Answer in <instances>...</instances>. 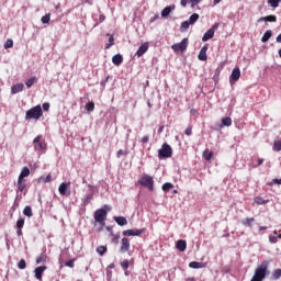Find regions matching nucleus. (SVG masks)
<instances>
[{
  "label": "nucleus",
  "instance_id": "f257e3e1",
  "mask_svg": "<svg viewBox=\"0 0 281 281\" xmlns=\"http://www.w3.org/2000/svg\"><path fill=\"white\" fill-rule=\"evenodd\" d=\"M267 273H269V262L263 261L255 269V274L250 281H262L267 278Z\"/></svg>",
  "mask_w": 281,
  "mask_h": 281
},
{
  "label": "nucleus",
  "instance_id": "f03ea898",
  "mask_svg": "<svg viewBox=\"0 0 281 281\" xmlns=\"http://www.w3.org/2000/svg\"><path fill=\"white\" fill-rule=\"evenodd\" d=\"M43 117V108L41 104L35 105L26 111L25 113V120H41Z\"/></svg>",
  "mask_w": 281,
  "mask_h": 281
},
{
  "label": "nucleus",
  "instance_id": "7ed1b4c3",
  "mask_svg": "<svg viewBox=\"0 0 281 281\" xmlns=\"http://www.w3.org/2000/svg\"><path fill=\"white\" fill-rule=\"evenodd\" d=\"M106 210L99 209L94 212V223H98L101 229H104L106 226Z\"/></svg>",
  "mask_w": 281,
  "mask_h": 281
},
{
  "label": "nucleus",
  "instance_id": "20e7f679",
  "mask_svg": "<svg viewBox=\"0 0 281 281\" xmlns=\"http://www.w3.org/2000/svg\"><path fill=\"white\" fill-rule=\"evenodd\" d=\"M139 186H143V188H147V190H155V180L153 179L151 176L149 175H144L139 180H138Z\"/></svg>",
  "mask_w": 281,
  "mask_h": 281
},
{
  "label": "nucleus",
  "instance_id": "39448f33",
  "mask_svg": "<svg viewBox=\"0 0 281 281\" xmlns=\"http://www.w3.org/2000/svg\"><path fill=\"white\" fill-rule=\"evenodd\" d=\"M172 157V147L168 143L162 144V147L158 150L159 159H170Z\"/></svg>",
  "mask_w": 281,
  "mask_h": 281
},
{
  "label": "nucleus",
  "instance_id": "423d86ee",
  "mask_svg": "<svg viewBox=\"0 0 281 281\" xmlns=\"http://www.w3.org/2000/svg\"><path fill=\"white\" fill-rule=\"evenodd\" d=\"M34 149L36 151H46L47 150V143L43 140V136L38 135L33 140Z\"/></svg>",
  "mask_w": 281,
  "mask_h": 281
},
{
  "label": "nucleus",
  "instance_id": "0eeeda50",
  "mask_svg": "<svg viewBox=\"0 0 281 281\" xmlns=\"http://www.w3.org/2000/svg\"><path fill=\"white\" fill-rule=\"evenodd\" d=\"M188 37H186L180 43L173 44L171 49H173V52H186V49H188Z\"/></svg>",
  "mask_w": 281,
  "mask_h": 281
},
{
  "label": "nucleus",
  "instance_id": "6e6552de",
  "mask_svg": "<svg viewBox=\"0 0 281 281\" xmlns=\"http://www.w3.org/2000/svg\"><path fill=\"white\" fill-rule=\"evenodd\" d=\"M128 251H131V240H128L127 237H123L121 239L120 252L121 254H128Z\"/></svg>",
  "mask_w": 281,
  "mask_h": 281
},
{
  "label": "nucleus",
  "instance_id": "1a4fd4ad",
  "mask_svg": "<svg viewBox=\"0 0 281 281\" xmlns=\"http://www.w3.org/2000/svg\"><path fill=\"white\" fill-rule=\"evenodd\" d=\"M146 232V228L142 229H126L122 232L123 236H142Z\"/></svg>",
  "mask_w": 281,
  "mask_h": 281
},
{
  "label": "nucleus",
  "instance_id": "9d476101",
  "mask_svg": "<svg viewBox=\"0 0 281 281\" xmlns=\"http://www.w3.org/2000/svg\"><path fill=\"white\" fill-rule=\"evenodd\" d=\"M47 271V266H40L35 268L34 273L36 280H43V272Z\"/></svg>",
  "mask_w": 281,
  "mask_h": 281
},
{
  "label": "nucleus",
  "instance_id": "9b49d317",
  "mask_svg": "<svg viewBox=\"0 0 281 281\" xmlns=\"http://www.w3.org/2000/svg\"><path fill=\"white\" fill-rule=\"evenodd\" d=\"M69 188H71V182H63L61 184H59V188H58L59 194H61V196H66L67 190Z\"/></svg>",
  "mask_w": 281,
  "mask_h": 281
},
{
  "label": "nucleus",
  "instance_id": "f8f14e48",
  "mask_svg": "<svg viewBox=\"0 0 281 281\" xmlns=\"http://www.w3.org/2000/svg\"><path fill=\"white\" fill-rule=\"evenodd\" d=\"M25 89V86L23 83H15L11 87V94L16 95V93H21Z\"/></svg>",
  "mask_w": 281,
  "mask_h": 281
},
{
  "label": "nucleus",
  "instance_id": "ddd939ff",
  "mask_svg": "<svg viewBox=\"0 0 281 281\" xmlns=\"http://www.w3.org/2000/svg\"><path fill=\"white\" fill-rule=\"evenodd\" d=\"M146 52H148V43H144L139 46V48L136 52V56L138 58H142V56L146 54Z\"/></svg>",
  "mask_w": 281,
  "mask_h": 281
},
{
  "label": "nucleus",
  "instance_id": "4468645a",
  "mask_svg": "<svg viewBox=\"0 0 281 281\" xmlns=\"http://www.w3.org/2000/svg\"><path fill=\"white\" fill-rule=\"evenodd\" d=\"M238 82L240 80V68H234L231 74V81Z\"/></svg>",
  "mask_w": 281,
  "mask_h": 281
},
{
  "label": "nucleus",
  "instance_id": "2eb2a0df",
  "mask_svg": "<svg viewBox=\"0 0 281 281\" xmlns=\"http://www.w3.org/2000/svg\"><path fill=\"white\" fill-rule=\"evenodd\" d=\"M176 248L178 251H186V249H188V243L184 239H179L176 243Z\"/></svg>",
  "mask_w": 281,
  "mask_h": 281
},
{
  "label": "nucleus",
  "instance_id": "dca6fc26",
  "mask_svg": "<svg viewBox=\"0 0 281 281\" xmlns=\"http://www.w3.org/2000/svg\"><path fill=\"white\" fill-rule=\"evenodd\" d=\"M199 60H207V45L203 46L198 55Z\"/></svg>",
  "mask_w": 281,
  "mask_h": 281
},
{
  "label": "nucleus",
  "instance_id": "f3484780",
  "mask_svg": "<svg viewBox=\"0 0 281 281\" xmlns=\"http://www.w3.org/2000/svg\"><path fill=\"white\" fill-rule=\"evenodd\" d=\"M112 63L113 65H116V67H120V65H122V63H124V57H122V55L116 54L112 57Z\"/></svg>",
  "mask_w": 281,
  "mask_h": 281
},
{
  "label": "nucleus",
  "instance_id": "a211bd4d",
  "mask_svg": "<svg viewBox=\"0 0 281 281\" xmlns=\"http://www.w3.org/2000/svg\"><path fill=\"white\" fill-rule=\"evenodd\" d=\"M173 10H175V4L166 7L165 9H162V11H161L162 19H166V16H170V12H172Z\"/></svg>",
  "mask_w": 281,
  "mask_h": 281
},
{
  "label": "nucleus",
  "instance_id": "6ab92c4d",
  "mask_svg": "<svg viewBox=\"0 0 281 281\" xmlns=\"http://www.w3.org/2000/svg\"><path fill=\"white\" fill-rule=\"evenodd\" d=\"M203 159L206 161H212L214 159V151H210V149H205L202 154Z\"/></svg>",
  "mask_w": 281,
  "mask_h": 281
},
{
  "label": "nucleus",
  "instance_id": "aec40b11",
  "mask_svg": "<svg viewBox=\"0 0 281 281\" xmlns=\"http://www.w3.org/2000/svg\"><path fill=\"white\" fill-rule=\"evenodd\" d=\"M115 223H117L121 227H124V225H128V221L124 216H116L114 217Z\"/></svg>",
  "mask_w": 281,
  "mask_h": 281
},
{
  "label": "nucleus",
  "instance_id": "412c9836",
  "mask_svg": "<svg viewBox=\"0 0 281 281\" xmlns=\"http://www.w3.org/2000/svg\"><path fill=\"white\" fill-rule=\"evenodd\" d=\"M210 38H214V30H207L205 33H204V35H203V37H202V41H203V43H206V41H210Z\"/></svg>",
  "mask_w": 281,
  "mask_h": 281
},
{
  "label": "nucleus",
  "instance_id": "4be33fe9",
  "mask_svg": "<svg viewBox=\"0 0 281 281\" xmlns=\"http://www.w3.org/2000/svg\"><path fill=\"white\" fill-rule=\"evenodd\" d=\"M26 187H27V184L25 183V179L24 178H18V190L20 192H23Z\"/></svg>",
  "mask_w": 281,
  "mask_h": 281
},
{
  "label": "nucleus",
  "instance_id": "5701e85b",
  "mask_svg": "<svg viewBox=\"0 0 281 281\" xmlns=\"http://www.w3.org/2000/svg\"><path fill=\"white\" fill-rule=\"evenodd\" d=\"M189 267H190L191 269H204L205 263H204V262H199V261H191V262L189 263Z\"/></svg>",
  "mask_w": 281,
  "mask_h": 281
},
{
  "label": "nucleus",
  "instance_id": "b1692460",
  "mask_svg": "<svg viewBox=\"0 0 281 281\" xmlns=\"http://www.w3.org/2000/svg\"><path fill=\"white\" fill-rule=\"evenodd\" d=\"M259 21L276 23V21H278V18L276 15H267V16L260 18Z\"/></svg>",
  "mask_w": 281,
  "mask_h": 281
},
{
  "label": "nucleus",
  "instance_id": "393cba45",
  "mask_svg": "<svg viewBox=\"0 0 281 281\" xmlns=\"http://www.w3.org/2000/svg\"><path fill=\"white\" fill-rule=\"evenodd\" d=\"M273 36V32L271 30H268L265 32L263 36L261 37V43H267L269 38Z\"/></svg>",
  "mask_w": 281,
  "mask_h": 281
},
{
  "label": "nucleus",
  "instance_id": "a878e982",
  "mask_svg": "<svg viewBox=\"0 0 281 281\" xmlns=\"http://www.w3.org/2000/svg\"><path fill=\"white\" fill-rule=\"evenodd\" d=\"M251 223H256V218L247 217L241 221V225H244L245 227H251Z\"/></svg>",
  "mask_w": 281,
  "mask_h": 281
},
{
  "label": "nucleus",
  "instance_id": "bb28decb",
  "mask_svg": "<svg viewBox=\"0 0 281 281\" xmlns=\"http://www.w3.org/2000/svg\"><path fill=\"white\" fill-rule=\"evenodd\" d=\"M25 177H30V168L27 167H23L19 176L20 179H25Z\"/></svg>",
  "mask_w": 281,
  "mask_h": 281
},
{
  "label": "nucleus",
  "instance_id": "cd10ccee",
  "mask_svg": "<svg viewBox=\"0 0 281 281\" xmlns=\"http://www.w3.org/2000/svg\"><path fill=\"white\" fill-rule=\"evenodd\" d=\"M23 214L24 216L32 218V216H34V213L32 212V206H25L23 210Z\"/></svg>",
  "mask_w": 281,
  "mask_h": 281
},
{
  "label": "nucleus",
  "instance_id": "c85d7f7f",
  "mask_svg": "<svg viewBox=\"0 0 281 281\" xmlns=\"http://www.w3.org/2000/svg\"><path fill=\"white\" fill-rule=\"evenodd\" d=\"M36 81H37L36 77H31L30 79H27L25 82L27 89H31V87H34Z\"/></svg>",
  "mask_w": 281,
  "mask_h": 281
},
{
  "label": "nucleus",
  "instance_id": "c756f323",
  "mask_svg": "<svg viewBox=\"0 0 281 281\" xmlns=\"http://www.w3.org/2000/svg\"><path fill=\"white\" fill-rule=\"evenodd\" d=\"M268 202L269 200H265L261 196L255 198V203H257V205H267Z\"/></svg>",
  "mask_w": 281,
  "mask_h": 281
},
{
  "label": "nucleus",
  "instance_id": "7c9ffc66",
  "mask_svg": "<svg viewBox=\"0 0 281 281\" xmlns=\"http://www.w3.org/2000/svg\"><path fill=\"white\" fill-rule=\"evenodd\" d=\"M113 45H115V37H113V35H110L109 43L105 45V49H111Z\"/></svg>",
  "mask_w": 281,
  "mask_h": 281
},
{
  "label": "nucleus",
  "instance_id": "2f4dec72",
  "mask_svg": "<svg viewBox=\"0 0 281 281\" xmlns=\"http://www.w3.org/2000/svg\"><path fill=\"white\" fill-rule=\"evenodd\" d=\"M106 251H108L106 246L97 247V254H99V256H104V254H106Z\"/></svg>",
  "mask_w": 281,
  "mask_h": 281
},
{
  "label": "nucleus",
  "instance_id": "473e14b6",
  "mask_svg": "<svg viewBox=\"0 0 281 281\" xmlns=\"http://www.w3.org/2000/svg\"><path fill=\"white\" fill-rule=\"evenodd\" d=\"M199 18H200L199 13H193V14L189 18L190 24H191V25H194V23H195L196 21H199Z\"/></svg>",
  "mask_w": 281,
  "mask_h": 281
},
{
  "label": "nucleus",
  "instance_id": "72a5a7b5",
  "mask_svg": "<svg viewBox=\"0 0 281 281\" xmlns=\"http://www.w3.org/2000/svg\"><path fill=\"white\" fill-rule=\"evenodd\" d=\"M172 188H175V184L170 183V182H166L162 184V191L164 192H169V190H172Z\"/></svg>",
  "mask_w": 281,
  "mask_h": 281
},
{
  "label": "nucleus",
  "instance_id": "f704fd0d",
  "mask_svg": "<svg viewBox=\"0 0 281 281\" xmlns=\"http://www.w3.org/2000/svg\"><path fill=\"white\" fill-rule=\"evenodd\" d=\"M86 110H88L89 112L95 111V103H93V101L88 102V103L86 104Z\"/></svg>",
  "mask_w": 281,
  "mask_h": 281
},
{
  "label": "nucleus",
  "instance_id": "c9c22d12",
  "mask_svg": "<svg viewBox=\"0 0 281 281\" xmlns=\"http://www.w3.org/2000/svg\"><path fill=\"white\" fill-rule=\"evenodd\" d=\"M223 126H232V117H224L222 119Z\"/></svg>",
  "mask_w": 281,
  "mask_h": 281
},
{
  "label": "nucleus",
  "instance_id": "e433bc0d",
  "mask_svg": "<svg viewBox=\"0 0 281 281\" xmlns=\"http://www.w3.org/2000/svg\"><path fill=\"white\" fill-rule=\"evenodd\" d=\"M27 268V262H25V259H21L19 262H18V269H26Z\"/></svg>",
  "mask_w": 281,
  "mask_h": 281
},
{
  "label": "nucleus",
  "instance_id": "4c0bfd02",
  "mask_svg": "<svg viewBox=\"0 0 281 281\" xmlns=\"http://www.w3.org/2000/svg\"><path fill=\"white\" fill-rule=\"evenodd\" d=\"M268 3L271 8H278V5L281 3V0H268Z\"/></svg>",
  "mask_w": 281,
  "mask_h": 281
},
{
  "label": "nucleus",
  "instance_id": "58836bf2",
  "mask_svg": "<svg viewBox=\"0 0 281 281\" xmlns=\"http://www.w3.org/2000/svg\"><path fill=\"white\" fill-rule=\"evenodd\" d=\"M50 19H52V14L47 13L44 16H42L41 21H42V23L45 24V23H49Z\"/></svg>",
  "mask_w": 281,
  "mask_h": 281
},
{
  "label": "nucleus",
  "instance_id": "ea45409f",
  "mask_svg": "<svg viewBox=\"0 0 281 281\" xmlns=\"http://www.w3.org/2000/svg\"><path fill=\"white\" fill-rule=\"evenodd\" d=\"M273 150H276L277 153H280V150H281V140H276L274 142Z\"/></svg>",
  "mask_w": 281,
  "mask_h": 281
},
{
  "label": "nucleus",
  "instance_id": "a19ab883",
  "mask_svg": "<svg viewBox=\"0 0 281 281\" xmlns=\"http://www.w3.org/2000/svg\"><path fill=\"white\" fill-rule=\"evenodd\" d=\"M12 47H14V42L12 40H7L4 44V49H10Z\"/></svg>",
  "mask_w": 281,
  "mask_h": 281
},
{
  "label": "nucleus",
  "instance_id": "79ce46f5",
  "mask_svg": "<svg viewBox=\"0 0 281 281\" xmlns=\"http://www.w3.org/2000/svg\"><path fill=\"white\" fill-rule=\"evenodd\" d=\"M24 225H25V220L24 218L18 220V222H16L18 229H23Z\"/></svg>",
  "mask_w": 281,
  "mask_h": 281
},
{
  "label": "nucleus",
  "instance_id": "37998d69",
  "mask_svg": "<svg viewBox=\"0 0 281 281\" xmlns=\"http://www.w3.org/2000/svg\"><path fill=\"white\" fill-rule=\"evenodd\" d=\"M121 267H122V269H124L126 271V269H128V267H131V262H128V260L125 259L121 262Z\"/></svg>",
  "mask_w": 281,
  "mask_h": 281
},
{
  "label": "nucleus",
  "instance_id": "c03bdc74",
  "mask_svg": "<svg viewBox=\"0 0 281 281\" xmlns=\"http://www.w3.org/2000/svg\"><path fill=\"white\" fill-rule=\"evenodd\" d=\"M75 262H76V259H69L68 261H66L65 266L69 267L70 269H74Z\"/></svg>",
  "mask_w": 281,
  "mask_h": 281
},
{
  "label": "nucleus",
  "instance_id": "a18cd8bd",
  "mask_svg": "<svg viewBox=\"0 0 281 281\" xmlns=\"http://www.w3.org/2000/svg\"><path fill=\"white\" fill-rule=\"evenodd\" d=\"M110 236H113L112 243L114 245H117V243H120V235H115V234L111 233Z\"/></svg>",
  "mask_w": 281,
  "mask_h": 281
},
{
  "label": "nucleus",
  "instance_id": "49530a36",
  "mask_svg": "<svg viewBox=\"0 0 281 281\" xmlns=\"http://www.w3.org/2000/svg\"><path fill=\"white\" fill-rule=\"evenodd\" d=\"M273 278H274V280H280V278H281V269L274 270Z\"/></svg>",
  "mask_w": 281,
  "mask_h": 281
},
{
  "label": "nucleus",
  "instance_id": "de8ad7c7",
  "mask_svg": "<svg viewBox=\"0 0 281 281\" xmlns=\"http://www.w3.org/2000/svg\"><path fill=\"white\" fill-rule=\"evenodd\" d=\"M126 155H128V151H124V149H120V150L116 153L117 159H120V157L126 156Z\"/></svg>",
  "mask_w": 281,
  "mask_h": 281
},
{
  "label": "nucleus",
  "instance_id": "09e8293b",
  "mask_svg": "<svg viewBox=\"0 0 281 281\" xmlns=\"http://www.w3.org/2000/svg\"><path fill=\"white\" fill-rule=\"evenodd\" d=\"M47 258L45 256H40L36 258V265H41V262H46Z\"/></svg>",
  "mask_w": 281,
  "mask_h": 281
},
{
  "label": "nucleus",
  "instance_id": "8fccbe9b",
  "mask_svg": "<svg viewBox=\"0 0 281 281\" xmlns=\"http://www.w3.org/2000/svg\"><path fill=\"white\" fill-rule=\"evenodd\" d=\"M203 0H189V3H191V8H196V4L202 2Z\"/></svg>",
  "mask_w": 281,
  "mask_h": 281
},
{
  "label": "nucleus",
  "instance_id": "3c124183",
  "mask_svg": "<svg viewBox=\"0 0 281 281\" xmlns=\"http://www.w3.org/2000/svg\"><path fill=\"white\" fill-rule=\"evenodd\" d=\"M190 25H192V24L190 23V21H184V22H182L181 27H182L183 30H188V29L190 27Z\"/></svg>",
  "mask_w": 281,
  "mask_h": 281
},
{
  "label": "nucleus",
  "instance_id": "603ef678",
  "mask_svg": "<svg viewBox=\"0 0 281 281\" xmlns=\"http://www.w3.org/2000/svg\"><path fill=\"white\" fill-rule=\"evenodd\" d=\"M148 142H150V137L148 135L143 136L140 139V144H148Z\"/></svg>",
  "mask_w": 281,
  "mask_h": 281
},
{
  "label": "nucleus",
  "instance_id": "864d4df0",
  "mask_svg": "<svg viewBox=\"0 0 281 281\" xmlns=\"http://www.w3.org/2000/svg\"><path fill=\"white\" fill-rule=\"evenodd\" d=\"M184 134L188 135V136L192 135V126H191V125H189V126L186 128Z\"/></svg>",
  "mask_w": 281,
  "mask_h": 281
},
{
  "label": "nucleus",
  "instance_id": "5fc2aeb1",
  "mask_svg": "<svg viewBox=\"0 0 281 281\" xmlns=\"http://www.w3.org/2000/svg\"><path fill=\"white\" fill-rule=\"evenodd\" d=\"M269 240H270V243L276 244V243H278V237L277 236H270Z\"/></svg>",
  "mask_w": 281,
  "mask_h": 281
},
{
  "label": "nucleus",
  "instance_id": "6e6d98bb",
  "mask_svg": "<svg viewBox=\"0 0 281 281\" xmlns=\"http://www.w3.org/2000/svg\"><path fill=\"white\" fill-rule=\"evenodd\" d=\"M188 3H190V0H181L180 1V5H182V8H186L188 5Z\"/></svg>",
  "mask_w": 281,
  "mask_h": 281
},
{
  "label": "nucleus",
  "instance_id": "4d7b16f0",
  "mask_svg": "<svg viewBox=\"0 0 281 281\" xmlns=\"http://www.w3.org/2000/svg\"><path fill=\"white\" fill-rule=\"evenodd\" d=\"M49 102L43 103V110L44 111H49Z\"/></svg>",
  "mask_w": 281,
  "mask_h": 281
},
{
  "label": "nucleus",
  "instance_id": "13d9d810",
  "mask_svg": "<svg viewBox=\"0 0 281 281\" xmlns=\"http://www.w3.org/2000/svg\"><path fill=\"white\" fill-rule=\"evenodd\" d=\"M159 19V14H155L154 16L150 18V23H155Z\"/></svg>",
  "mask_w": 281,
  "mask_h": 281
},
{
  "label": "nucleus",
  "instance_id": "bf43d9fd",
  "mask_svg": "<svg viewBox=\"0 0 281 281\" xmlns=\"http://www.w3.org/2000/svg\"><path fill=\"white\" fill-rule=\"evenodd\" d=\"M272 183H274L276 186H281V179L276 178L272 180Z\"/></svg>",
  "mask_w": 281,
  "mask_h": 281
},
{
  "label": "nucleus",
  "instance_id": "052dcab7",
  "mask_svg": "<svg viewBox=\"0 0 281 281\" xmlns=\"http://www.w3.org/2000/svg\"><path fill=\"white\" fill-rule=\"evenodd\" d=\"M210 30H213V34L218 30V23H215Z\"/></svg>",
  "mask_w": 281,
  "mask_h": 281
},
{
  "label": "nucleus",
  "instance_id": "680f3d73",
  "mask_svg": "<svg viewBox=\"0 0 281 281\" xmlns=\"http://www.w3.org/2000/svg\"><path fill=\"white\" fill-rule=\"evenodd\" d=\"M91 199H93V194H88L85 198L86 201H91Z\"/></svg>",
  "mask_w": 281,
  "mask_h": 281
},
{
  "label": "nucleus",
  "instance_id": "e2e57ef3",
  "mask_svg": "<svg viewBox=\"0 0 281 281\" xmlns=\"http://www.w3.org/2000/svg\"><path fill=\"white\" fill-rule=\"evenodd\" d=\"M52 181V175L46 176L45 182L49 183Z\"/></svg>",
  "mask_w": 281,
  "mask_h": 281
},
{
  "label": "nucleus",
  "instance_id": "0e129e2a",
  "mask_svg": "<svg viewBox=\"0 0 281 281\" xmlns=\"http://www.w3.org/2000/svg\"><path fill=\"white\" fill-rule=\"evenodd\" d=\"M16 234L18 236H23V228H18Z\"/></svg>",
  "mask_w": 281,
  "mask_h": 281
},
{
  "label": "nucleus",
  "instance_id": "69168bd1",
  "mask_svg": "<svg viewBox=\"0 0 281 281\" xmlns=\"http://www.w3.org/2000/svg\"><path fill=\"white\" fill-rule=\"evenodd\" d=\"M105 20H106V16H104V15H100V16H99L100 23L104 22Z\"/></svg>",
  "mask_w": 281,
  "mask_h": 281
},
{
  "label": "nucleus",
  "instance_id": "338daca9",
  "mask_svg": "<svg viewBox=\"0 0 281 281\" xmlns=\"http://www.w3.org/2000/svg\"><path fill=\"white\" fill-rule=\"evenodd\" d=\"M257 161H258L257 166H262V164H265V159H262V158H259Z\"/></svg>",
  "mask_w": 281,
  "mask_h": 281
},
{
  "label": "nucleus",
  "instance_id": "774afa93",
  "mask_svg": "<svg viewBox=\"0 0 281 281\" xmlns=\"http://www.w3.org/2000/svg\"><path fill=\"white\" fill-rule=\"evenodd\" d=\"M277 43H281V33L277 36Z\"/></svg>",
  "mask_w": 281,
  "mask_h": 281
}]
</instances>
